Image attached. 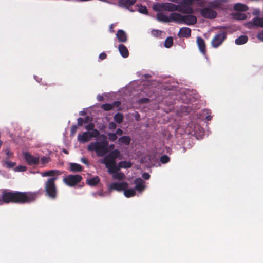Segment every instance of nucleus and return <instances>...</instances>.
I'll use <instances>...</instances> for the list:
<instances>
[{
  "label": "nucleus",
  "mask_w": 263,
  "mask_h": 263,
  "mask_svg": "<svg viewBox=\"0 0 263 263\" xmlns=\"http://www.w3.org/2000/svg\"><path fill=\"white\" fill-rule=\"evenodd\" d=\"M38 192H4L0 195V205L4 203H28L35 201Z\"/></svg>",
  "instance_id": "1"
},
{
  "label": "nucleus",
  "mask_w": 263,
  "mask_h": 263,
  "mask_svg": "<svg viewBox=\"0 0 263 263\" xmlns=\"http://www.w3.org/2000/svg\"><path fill=\"white\" fill-rule=\"evenodd\" d=\"M153 9L156 11H178L183 13L192 14L193 10L189 5L183 6L182 5H175L171 3H165L163 4H156L153 5Z\"/></svg>",
  "instance_id": "2"
},
{
  "label": "nucleus",
  "mask_w": 263,
  "mask_h": 263,
  "mask_svg": "<svg viewBox=\"0 0 263 263\" xmlns=\"http://www.w3.org/2000/svg\"><path fill=\"white\" fill-rule=\"evenodd\" d=\"M108 142L106 140V137L101 135L96 141L91 142L87 146L88 151L95 152L99 157H102L106 154L108 151Z\"/></svg>",
  "instance_id": "3"
},
{
  "label": "nucleus",
  "mask_w": 263,
  "mask_h": 263,
  "mask_svg": "<svg viewBox=\"0 0 263 263\" xmlns=\"http://www.w3.org/2000/svg\"><path fill=\"white\" fill-rule=\"evenodd\" d=\"M120 156V151L118 149H115L106 156L103 159L101 160L100 162L104 164L106 168L109 169L110 172H112L114 169L117 168V163L115 160Z\"/></svg>",
  "instance_id": "4"
},
{
  "label": "nucleus",
  "mask_w": 263,
  "mask_h": 263,
  "mask_svg": "<svg viewBox=\"0 0 263 263\" xmlns=\"http://www.w3.org/2000/svg\"><path fill=\"white\" fill-rule=\"evenodd\" d=\"M201 15L206 18L213 19L216 17L217 13L213 10V4L211 2H205V6L200 9Z\"/></svg>",
  "instance_id": "5"
},
{
  "label": "nucleus",
  "mask_w": 263,
  "mask_h": 263,
  "mask_svg": "<svg viewBox=\"0 0 263 263\" xmlns=\"http://www.w3.org/2000/svg\"><path fill=\"white\" fill-rule=\"evenodd\" d=\"M100 133L98 130L84 132L78 134V140L80 143H84L90 141L93 138L98 137Z\"/></svg>",
  "instance_id": "6"
},
{
  "label": "nucleus",
  "mask_w": 263,
  "mask_h": 263,
  "mask_svg": "<svg viewBox=\"0 0 263 263\" xmlns=\"http://www.w3.org/2000/svg\"><path fill=\"white\" fill-rule=\"evenodd\" d=\"M57 180V177H51L47 181L45 185V190L47 195L51 198H55L56 197V187L54 181Z\"/></svg>",
  "instance_id": "7"
},
{
  "label": "nucleus",
  "mask_w": 263,
  "mask_h": 263,
  "mask_svg": "<svg viewBox=\"0 0 263 263\" xmlns=\"http://www.w3.org/2000/svg\"><path fill=\"white\" fill-rule=\"evenodd\" d=\"M82 179V177L79 175H70L64 178L63 181L67 185L73 186L79 183Z\"/></svg>",
  "instance_id": "8"
},
{
  "label": "nucleus",
  "mask_w": 263,
  "mask_h": 263,
  "mask_svg": "<svg viewBox=\"0 0 263 263\" xmlns=\"http://www.w3.org/2000/svg\"><path fill=\"white\" fill-rule=\"evenodd\" d=\"M128 183L125 182H115L111 183L108 185V189L111 191L116 190L118 192L123 191L128 187Z\"/></svg>",
  "instance_id": "9"
},
{
  "label": "nucleus",
  "mask_w": 263,
  "mask_h": 263,
  "mask_svg": "<svg viewBox=\"0 0 263 263\" xmlns=\"http://www.w3.org/2000/svg\"><path fill=\"white\" fill-rule=\"evenodd\" d=\"M226 37V34L224 32H221L216 35L212 41V46L214 48H217L221 44Z\"/></svg>",
  "instance_id": "10"
},
{
  "label": "nucleus",
  "mask_w": 263,
  "mask_h": 263,
  "mask_svg": "<svg viewBox=\"0 0 263 263\" xmlns=\"http://www.w3.org/2000/svg\"><path fill=\"white\" fill-rule=\"evenodd\" d=\"M23 156L25 161L29 165L36 164L39 161V157L34 156L28 152H24Z\"/></svg>",
  "instance_id": "11"
},
{
  "label": "nucleus",
  "mask_w": 263,
  "mask_h": 263,
  "mask_svg": "<svg viewBox=\"0 0 263 263\" xmlns=\"http://www.w3.org/2000/svg\"><path fill=\"white\" fill-rule=\"evenodd\" d=\"M134 183L135 184V190L140 193L143 191L146 188L145 182L141 178L136 179Z\"/></svg>",
  "instance_id": "12"
},
{
  "label": "nucleus",
  "mask_w": 263,
  "mask_h": 263,
  "mask_svg": "<svg viewBox=\"0 0 263 263\" xmlns=\"http://www.w3.org/2000/svg\"><path fill=\"white\" fill-rule=\"evenodd\" d=\"M182 24L188 25H193L197 22L196 17L193 15H183Z\"/></svg>",
  "instance_id": "13"
},
{
  "label": "nucleus",
  "mask_w": 263,
  "mask_h": 263,
  "mask_svg": "<svg viewBox=\"0 0 263 263\" xmlns=\"http://www.w3.org/2000/svg\"><path fill=\"white\" fill-rule=\"evenodd\" d=\"M170 22L174 21L178 24H182L183 15L178 13H172L170 15Z\"/></svg>",
  "instance_id": "14"
},
{
  "label": "nucleus",
  "mask_w": 263,
  "mask_h": 263,
  "mask_svg": "<svg viewBox=\"0 0 263 263\" xmlns=\"http://www.w3.org/2000/svg\"><path fill=\"white\" fill-rule=\"evenodd\" d=\"M116 37L120 42L125 43L127 40V36L126 32L123 30H119L116 34Z\"/></svg>",
  "instance_id": "15"
},
{
  "label": "nucleus",
  "mask_w": 263,
  "mask_h": 263,
  "mask_svg": "<svg viewBox=\"0 0 263 263\" xmlns=\"http://www.w3.org/2000/svg\"><path fill=\"white\" fill-rule=\"evenodd\" d=\"M119 170H115L112 172H110L109 171V169H108V173L112 174L113 179L118 180H122L125 178V176L123 173L119 172Z\"/></svg>",
  "instance_id": "16"
},
{
  "label": "nucleus",
  "mask_w": 263,
  "mask_h": 263,
  "mask_svg": "<svg viewBox=\"0 0 263 263\" xmlns=\"http://www.w3.org/2000/svg\"><path fill=\"white\" fill-rule=\"evenodd\" d=\"M191 29L188 27H182L180 29L178 35L180 37H188L191 35Z\"/></svg>",
  "instance_id": "17"
},
{
  "label": "nucleus",
  "mask_w": 263,
  "mask_h": 263,
  "mask_svg": "<svg viewBox=\"0 0 263 263\" xmlns=\"http://www.w3.org/2000/svg\"><path fill=\"white\" fill-rule=\"evenodd\" d=\"M120 102L119 101H115L112 104H104L101 105V108L105 110H110L115 107L119 106Z\"/></svg>",
  "instance_id": "18"
},
{
  "label": "nucleus",
  "mask_w": 263,
  "mask_h": 263,
  "mask_svg": "<svg viewBox=\"0 0 263 263\" xmlns=\"http://www.w3.org/2000/svg\"><path fill=\"white\" fill-rule=\"evenodd\" d=\"M197 43L200 52L203 54H205L206 49L204 40L202 38L198 37L197 39Z\"/></svg>",
  "instance_id": "19"
},
{
  "label": "nucleus",
  "mask_w": 263,
  "mask_h": 263,
  "mask_svg": "<svg viewBox=\"0 0 263 263\" xmlns=\"http://www.w3.org/2000/svg\"><path fill=\"white\" fill-rule=\"evenodd\" d=\"M157 19L162 22H170V16L163 14L162 11H158Z\"/></svg>",
  "instance_id": "20"
},
{
  "label": "nucleus",
  "mask_w": 263,
  "mask_h": 263,
  "mask_svg": "<svg viewBox=\"0 0 263 263\" xmlns=\"http://www.w3.org/2000/svg\"><path fill=\"white\" fill-rule=\"evenodd\" d=\"M132 166V163L128 161H121L118 164H117V168L114 169L111 172H112L115 170H120V168H128Z\"/></svg>",
  "instance_id": "21"
},
{
  "label": "nucleus",
  "mask_w": 263,
  "mask_h": 263,
  "mask_svg": "<svg viewBox=\"0 0 263 263\" xmlns=\"http://www.w3.org/2000/svg\"><path fill=\"white\" fill-rule=\"evenodd\" d=\"M61 173L57 170H50L47 172H43L41 175L43 177L51 176L52 177H56L60 175Z\"/></svg>",
  "instance_id": "22"
},
{
  "label": "nucleus",
  "mask_w": 263,
  "mask_h": 263,
  "mask_svg": "<svg viewBox=\"0 0 263 263\" xmlns=\"http://www.w3.org/2000/svg\"><path fill=\"white\" fill-rule=\"evenodd\" d=\"M118 49H119L120 54L123 58H125L128 56V55H129L128 51L127 48L125 47V45H124L123 44L119 45V46L118 47Z\"/></svg>",
  "instance_id": "23"
},
{
  "label": "nucleus",
  "mask_w": 263,
  "mask_h": 263,
  "mask_svg": "<svg viewBox=\"0 0 263 263\" xmlns=\"http://www.w3.org/2000/svg\"><path fill=\"white\" fill-rule=\"evenodd\" d=\"M136 0H120L118 5L120 7H125L128 8L130 6L133 5Z\"/></svg>",
  "instance_id": "24"
},
{
  "label": "nucleus",
  "mask_w": 263,
  "mask_h": 263,
  "mask_svg": "<svg viewBox=\"0 0 263 263\" xmlns=\"http://www.w3.org/2000/svg\"><path fill=\"white\" fill-rule=\"evenodd\" d=\"M130 138L127 136H122L118 139V142L121 145L124 144L127 145L130 143Z\"/></svg>",
  "instance_id": "25"
},
{
  "label": "nucleus",
  "mask_w": 263,
  "mask_h": 263,
  "mask_svg": "<svg viewBox=\"0 0 263 263\" xmlns=\"http://www.w3.org/2000/svg\"><path fill=\"white\" fill-rule=\"evenodd\" d=\"M124 195L125 197L129 198L133 197L136 195L135 189H128L124 190Z\"/></svg>",
  "instance_id": "26"
},
{
  "label": "nucleus",
  "mask_w": 263,
  "mask_h": 263,
  "mask_svg": "<svg viewBox=\"0 0 263 263\" xmlns=\"http://www.w3.org/2000/svg\"><path fill=\"white\" fill-rule=\"evenodd\" d=\"M248 38L246 35H241L235 40V43L240 45L245 44L248 41Z\"/></svg>",
  "instance_id": "27"
},
{
  "label": "nucleus",
  "mask_w": 263,
  "mask_h": 263,
  "mask_svg": "<svg viewBox=\"0 0 263 263\" xmlns=\"http://www.w3.org/2000/svg\"><path fill=\"white\" fill-rule=\"evenodd\" d=\"M70 165V170L71 172H80L82 171V166L77 163H71L69 164Z\"/></svg>",
  "instance_id": "28"
},
{
  "label": "nucleus",
  "mask_w": 263,
  "mask_h": 263,
  "mask_svg": "<svg viewBox=\"0 0 263 263\" xmlns=\"http://www.w3.org/2000/svg\"><path fill=\"white\" fill-rule=\"evenodd\" d=\"M234 9L236 11H246L248 10V7L241 3H237L234 6Z\"/></svg>",
  "instance_id": "29"
},
{
  "label": "nucleus",
  "mask_w": 263,
  "mask_h": 263,
  "mask_svg": "<svg viewBox=\"0 0 263 263\" xmlns=\"http://www.w3.org/2000/svg\"><path fill=\"white\" fill-rule=\"evenodd\" d=\"M100 181V178L98 176H95L87 180V183L90 186H95Z\"/></svg>",
  "instance_id": "30"
},
{
  "label": "nucleus",
  "mask_w": 263,
  "mask_h": 263,
  "mask_svg": "<svg viewBox=\"0 0 263 263\" xmlns=\"http://www.w3.org/2000/svg\"><path fill=\"white\" fill-rule=\"evenodd\" d=\"M254 25L263 28V18L256 17L251 21Z\"/></svg>",
  "instance_id": "31"
},
{
  "label": "nucleus",
  "mask_w": 263,
  "mask_h": 263,
  "mask_svg": "<svg viewBox=\"0 0 263 263\" xmlns=\"http://www.w3.org/2000/svg\"><path fill=\"white\" fill-rule=\"evenodd\" d=\"M170 1L178 4V5H182L185 6L186 5L190 6L193 3V0H170Z\"/></svg>",
  "instance_id": "32"
},
{
  "label": "nucleus",
  "mask_w": 263,
  "mask_h": 263,
  "mask_svg": "<svg viewBox=\"0 0 263 263\" xmlns=\"http://www.w3.org/2000/svg\"><path fill=\"white\" fill-rule=\"evenodd\" d=\"M123 119V115L120 113L116 114L114 116V120L118 123H121Z\"/></svg>",
  "instance_id": "33"
},
{
  "label": "nucleus",
  "mask_w": 263,
  "mask_h": 263,
  "mask_svg": "<svg viewBox=\"0 0 263 263\" xmlns=\"http://www.w3.org/2000/svg\"><path fill=\"white\" fill-rule=\"evenodd\" d=\"M173 43V40L172 37H167L165 41V46L166 48H170L172 46Z\"/></svg>",
  "instance_id": "34"
},
{
  "label": "nucleus",
  "mask_w": 263,
  "mask_h": 263,
  "mask_svg": "<svg viewBox=\"0 0 263 263\" xmlns=\"http://www.w3.org/2000/svg\"><path fill=\"white\" fill-rule=\"evenodd\" d=\"M136 10L137 11H138L141 13H143V14L147 13V9L146 8V7H145V6H137L136 7Z\"/></svg>",
  "instance_id": "35"
},
{
  "label": "nucleus",
  "mask_w": 263,
  "mask_h": 263,
  "mask_svg": "<svg viewBox=\"0 0 263 263\" xmlns=\"http://www.w3.org/2000/svg\"><path fill=\"white\" fill-rule=\"evenodd\" d=\"M15 163L10 161H5L3 163V166L7 168H12L15 165Z\"/></svg>",
  "instance_id": "36"
},
{
  "label": "nucleus",
  "mask_w": 263,
  "mask_h": 263,
  "mask_svg": "<svg viewBox=\"0 0 263 263\" xmlns=\"http://www.w3.org/2000/svg\"><path fill=\"white\" fill-rule=\"evenodd\" d=\"M107 135L110 141H115L117 139V136L115 133H108Z\"/></svg>",
  "instance_id": "37"
},
{
  "label": "nucleus",
  "mask_w": 263,
  "mask_h": 263,
  "mask_svg": "<svg viewBox=\"0 0 263 263\" xmlns=\"http://www.w3.org/2000/svg\"><path fill=\"white\" fill-rule=\"evenodd\" d=\"M105 193L104 192H103V191H102V190H100V191H98V192H96L92 193V195L94 197L99 196V197H104V196H105Z\"/></svg>",
  "instance_id": "38"
},
{
  "label": "nucleus",
  "mask_w": 263,
  "mask_h": 263,
  "mask_svg": "<svg viewBox=\"0 0 263 263\" xmlns=\"http://www.w3.org/2000/svg\"><path fill=\"white\" fill-rule=\"evenodd\" d=\"M95 125L93 124L90 123L88 124L85 126V128L87 131H92V130H97L96 129L94 128Z\"/></svg>",
  "instance_id": "39"
},
{
  "label": "nucleus",
  "mask_w": 263,
  "mask_h": 263,
  "mask_svg": "<svg viewBox=\"0 0 263 263\" xmlns=\"http://www.w3.org/2000/svg\"><path fill=\"white\" fill-rule=\"evenodd\" d=\"M161 162L163 163H166L170 160L169 157L166 155H164L161 157Z\"/></svg>",
  "instance_id": "40"
},
{
  "label": "nucleus",
  "mask_w": 263,
  "mask_h": 263,
  "mask_svg": "<svg viewBox=\"0 0 263 263\" xmlns=\"http://www.w3.org/2000/svg\"><path fill=\"white\" fill-rule=\"evenodd\" d=\"M15 172H24L26 170V167L25 166L20 165L15 168Z\"/></svg>",
  "instance_id": "41"
},
{
  "label": "nucleus",
  "mask_w": 263,
  "mask_h": 263,
  "mask_svg": "<svg viewBox=\"0 0 263 263\" xmlns=\"http://www.w3.org/2000/svg\"><path fill=\"white\" fill-rule=\"evenodd\" d=\"M49 158L47 157H43L41 159L42 164H46L48 163L49 161Z\"/></svg>",
  "instance_id": "42"
},
{
  "label": "nucleus",
  "mask_w": 263,
  "mask_h": 263,
  "mask_svg": "<svg viewBox=\"0 0 263 263\" xmlns=\"http://www.w3.org/2000/svg\"><path fill=\"white\" fill-rule=\"evenodd\" d=\"M77 121H78V125L79 126H81L82 125L83 123L84 122L83 119L81 117L79 118L78 119ZM87 122V119H85L84 122Z\"/></svg>",
  "instance_id": "43"
},
{
  "label": "nucleus",
  "mask_w": 263,
  "mask_h": 263,
  "mask_svg": "<svg viewBox=\"0 0 263 263\" xmlns=\"http://www.w3.org/2000/svg\"><path fill=\"white\" fill-rule=\"evenodd\" d=\"M257 37L260 41L263 42V30L257 34Z\"/></svg>",
  "instance_id": "44"
},
{
  "label": "nucleus",
  "mask_w": 263,
  "mask_h": 263,
  "mask_svg": "<svg viewBox=\"0 0 263 263\" xmlns=\"http://www.w3.org/2000/svg\"><path fill=\"white\" fill-rule=\"evenodd\" d=\"M116 124L114 122H111L109 123L108 128L109 129H114L116 128Z\"/></svg>",
  "instance_id": "45"
},
{
  "label": "nucleus",
  "mask_w": 263,
  "mask_h": 263,
  "mask_svg": "<svg viewBox=\"0 0 263 263\" xmlns=\"http://www.w3.org/2000/svg\"><path fill=\"white\" fill-rule=\"evenodd\" d=\"M152 33L153 35L157 36L161 34V31L158 30H153L152 31Z\"/></svg>",
  "instance_id": "46"
},
{
  "label": "nucleus",
  "mask_w": 263,
  "mask_h": 263,
  "mask_svg": "<svg viewBox=\"0 0 263 263\" xmlns=\"http://www.w3.org/2000/svg\"><path fill=\"white\" fill-rule=\"evenodd\" d=\"M77 127L76 126H73L71 129V135L73 136L77 132Z\"/></svg>",
  "instance_id": "47"
},
{
  "label": "nucleus",
  "mask_w": 263,
  "mask_h": 263,
  "mask_svg": "<svg viewBox=\"0 0 263 263\" xmlns=\"http://www.w3.org/2000/svg\"><path fill=\"white\" fill-rule=\"evenodd\" d=\"M106 54L104 52L100 53L99 56V58L100 60H104L106 58Z\"/></svg>",
  "instance_id": "48"
},
{
  "label": "nucleus",
  "mask_w": 263,
  "mask_h": 263,
  "mask_svg": "<svg viewBox=\"0 0 263 263\" xmlns=\"http://www.w3.org/2000/svg\"><path fill=\"white\" fill-rule=\"evenodd\" d=\"M142 177L144 179H146V180H148L149 177H150V176L147 173H144L143 174H142Z\"/></svg>",
  "instance_id": "49"
},
{
  "label": "nucleus",
  "mask_w": 263,
  "mask_h": 263,
  "mask_svg": "<svg viewBox=\"0 0 263 263\" xmlns=\"http://www.w3.org/2000/svg\"><path fill=\"white\" fill-rule=\"evenodd\" d=\"M115 134H116V135H121L123 134V131L121 129L119 128L116 130V133Z\"/></svg>",
  "instance_id": "50"
},
{
  "label": "nucleus",
  "mask_w": 263,
  "mask_h": 263,
  "mask_svg": "<svg viewBox=\"0 0 263 263\" xmlns=\"http://www.w3.org/2000/svg\"><path fill=\"white\" fill-rule=\"evenodd\" d=\"M259 12H260L259 10L257 9H256L254 10L253 13L254 15H258L259 14Z\"/></svg>",
  "instance_id": "51"
},
{
  "label": "nucleus",
  "mask_w": 263,
  "mask_h": 263,
  "mask_svg": "<svg viewBox=\"0 0 263 263\" xmlns=\"http://www.w3.org/2000/svg\"><path fill=\"white\" fill-rule=\"evenodd\" d=\"M97 99L99 101H101L103 100V95H98L97 96Z\"/></svg>",
  "instance_id": "52"
},
{
  "label": "nucleus",
  "mask_w": 263,
  "mask_h": 263,
  "mask_svg": "<svg viewBox=\"0 0 263 263\" xmlns=\"http://www.w3.org/2000/svg\"><path fill=\"white\" fill-rule=\"evenodd\" d=\"M81 162L86 165L88 164V162H87V160L84 158H81Z\"/></svg>",
  "instance_id": "53"
},
{
  "label": "nucleus",
  "mask_w": 263,
  "mask_h": 263,
  "mask_svg": "<svg viewBox=\"0 0 263 263\" xmlns=\"http://www.w3.org/2000/svg\"><path fill=\"white\" fill-rule=\"evenodd\" d=\"M148 99L146 98L141 99L140 100V103H145L148 101Z\"/></svg>",
  "instance_id": "54"
},
{
  "label": "nucleus",
  "mask_w": 263,
  "mask_h": 263,
  "mask_svg": "<svg viewBox=\"0 0 263 263\" xmlns=\"http://www.w3.org/2000/svg\"><path fill=\"white\" fill-rule=\"evenodd\" d=\"M5 152H6V154H7L8 156H11V152H10L8 149H6V150L5 151Z\"/></svg>",
  "instance_id": "55"
},
{
  "label": "nucleus",
  "mask_w": 263,
  "mask_h": 263,
  "mask_svg": "<svg viewBox=\"0 0 263 263\" xmlns=\"http://www.w3.org/2000/svg\"><path fill=\"white\" fill-rule=\"evenodd\" d=\"M86 114V111H84V110H83V111H81L80 112H79V115H81V116H84Z\"/></svg>",
  "instance_id": "56"
},
{
  "label": "nucleus",
  "mask_w": 263,
  "mask_h": 263,
  "mask_svg": "<svg viewBox=\"0 0 263 263\" xmlns=\"http://www.w3.org/2000/svg\"><path fill=\"white\" fill-rule=\"evenodd\" d=\"M206 119L207 120H210L212 119V117L210 115H208L206 117Z\"/></svg>",
  "instance_id": "57"
},
{
  "label": "nucleus",
  "mask_w": 263,
  "mask_h": 263,
  "mask_svg": "<svg viewBox=\"0 0 263 263\" xmlns=\"http://www.w3.org/2000/svg\"><path fill=\"white\" fill-rule=\"evenodd\" d=\"M112 28H113V25L111 24L110 25V30L111 32H113L114 31V30H112Z\"/></svg>",
  "instance_id": "58"
},
{
  "label": "nucleus",
  "mask_w": 263,
  "mask_h": 263,
  "mask_svg": "<svg viewBox=\"0 0 263 263\" xmlns=\"http://www.w3.org/2000/svg\"><path fill=\"white\" fill-rule=\"evenodd\" d=\"M110 147L111 148H113L114 147V144L110 145Z\"/></svg>",
  "instance_id": "59"
},
{
  "label": "nucleus",
  "mask_w": 263,
  "mask_h": 263,
  "mask_svg": "<svg viewBox=\"0 0 263 263\" xmlns=\"http://www.w3.org/2000/svg\"><path fill=\"white\" fill-rule=\"evenodd\" d=\"M1 145H2V141H0V147L1 146Z\"/></svg>",
  "instance_id": "60"
},
{
  "label": "nucleus",
  "mask_w": 263,
  "mask_h": 263,
  "mask_svg": "<svg viewBox=\"0 0 263 263\" xmlns=\"http://www.w3.org/2000/svg\"><path fill=\"white\" fill-rule=\"evenodd\" d=\"M34 78L36 80V81L39 82V81L37 79H36V77H34Z\"/></svg>",
  "instance_id": "61"
},
{
  "label": "nucleus",
  "mask_w": 263,
  "mask_h": 263,
  "mask_svg": "<svg viewBox=\"0 0 263 263\" xmlns=\"http://www.w3.org/2000/svg\"><path fill=\"white\" fill-rule=\"evenodd\" d=\"M204 112H206V113H208V110H204Z\"/></svg>",
  "instance_id": "62"
}]
</instances>
